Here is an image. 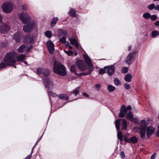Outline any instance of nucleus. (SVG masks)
Masks as SVG:
<instances>
[{"label":"nucleus","mask_w":159,"mask_h":159,"mask_svg":"<svg viewBox=\"0 0 159 159\" xmlns=\"http://www.w3.org/2000/svg\"><path fill=\"white\" fill-rule=\"evenodd\" d=\"M85 62L82 60H79L76 61V65L79 69L82 71L86 72H82L80 74L76 73V75L80 76L90 75L94 69V66L91 62V60L88 56L86 55H83Z\"/></svg>","instance_id":"obj_1"},{"label":"nucleus","mask_w":159,"mask_h":159,"mask_svg":"<svg viewBox=\"0 0 159 159\" xmlns=\"http://www.w3.org/2000/svg\"><path fill=\"white\" fill-rule=\"evenodd\" d=\"M53 71L55 73L62 76H65L67 74L65 66L57 61H55L53 63Z\"/></svg>","instance_id":"obj_2"},{"label":"nucleus","mask_w":159,"mask_h":159,"mask_svg":"<svg viewBox=\"0 0 159 159\" xmlns=\"http://www.w3.org/2000/svg\"><path fill=\"white\" fill-rule=\"evenodd\" d=\"M14 54L12 52L7 53L3 58V61L6 62L8 66L14 65L16 61Z\"/></svg>","instance_id":"obj_3"},{"label":"nucleus","mask_w":159,"mask_h":159,"mask_svg":"<svg viewBox=\"0 0 159 159\" xmlns=\"http://www.w3.org/2000/svg\"><path fill=\"white\" fill-rule=\"evenodd\" d=\"M36 73L37 75L40 76H41V75H42L43 76H44V77H47L49 75L50 72L48 69L46 68H39L36 70Z\"/></svg>","instance_id":"obj_4"},{"label":"nucleus","mask_w":159,"mask_h":159,"mask_svg":"<svg viewBox=\"0 0 159 159\" xmlns=\"http://www.w3.org/2000/svg\"><path fill=\"white\" fill-rule=\"evenodd\" d=\"M2 8L3 11L6 13H10L13 10L12 4L7 2H5L3 4Z\"/></svg>","instance_id":"obj_5"},{"label":"nucleus","mask_w":159,"mask_h":159,"mask_svg":"<svg viewBox=\"0 0 159 159\" xmlns=\"http://www.w3.org/2000/svg\"><path fill=\"white\" fill-rule=\"evenodd\" d=\"M43 79L45 87L48 90H52L53 88V84L51 80L47 77H43Z\"/></svg>","instance_id":"obj_6"},{"label":"nucleus","mask_w":159,"mask_h":159,"mask_svg":"<svg viewBox=\"0 0 159 159\" xmlns=\"http://www.w3.org/2000/svg\"><path fill=\"white\" fill-rule=\"evenodd\" d=\"M104 68L105 69H107V73L110 76H112L115 73V67L114 65L106 66Z\"/></svg>","instance_id":"obj_7"},{"label":"nucleus","mask_w":159,"mask_h":159,"mask_svg":"<svg viewBox=\"0 0 159 159\" xmlns=\"http://www.w3.org/2000/svg\"><path fill=\"white\" fill-rule=\"evenodd\" d=\"M137 52L136 51L131 52L127 57L125 61L129 65L131 64L133 59H135Z\"/></svg>","instance_id":"obj_8"},{"label":"nucleus","mask_w":159,"mask_h":159,"mask_svg":"<svg viewBox=\"0 0 159 159\" xmlns=\"http://www.w3.org/2000/svg\"><path fill=\"white\" fill-rule=\"evenodd\" d=\"M11 28L10 26L4 23L0 25V32L2 34H7Z\"/></svg>","instance_id":"obj_9"},{"label":"nucleus","mask_w":159,"mask_h":159,"mask_svg":"<svg viewBox=\"0 0 159 159\" xmlns=\"http://www.w3.org/2000/svg\"><path fill=\"white\" fill-rule=\"evenodd\" d=\"M20 18L21 21L25 24L28 23L30 20L29 16L24 13H21L20 14Z\"/></svg>","instance_id":"obj_10"},{"label":"nucleus","mask_w":159,"mask_h":159,"mask_svg":"<svg viewBox=\"0 0 159 159\" xmlns=\"http://www.w3.org/2000/svg\"><path fill=\"white\" fill-rule=\"evenodd\" d=\"M34 24V22H30L23 27V30L25 32H30L33 30Z\"/></svg>","instance_id":"obj_11"},{"label":"nucleus","mask_w":159,"mask_h":159,"mask_svg":"<svg viewBox=\"0 0 159 159\" xmlns=\"http://www.w3.org/2000/svg\"><path fill=\"white\" fill-rule=\"evenodd\" d=\"M48 50L51 54L53 53L54 50V45L50 40H49L47 43Z\"/></svg>","instance_id":"obj_12"},{"label":"nucleus","mask_w":159,"mask_h":159,"mask_svg":"<svg viewBox=\"0 0 159 159\" xmlns=\"http://www.w3.org/2000/svg\"><path fill=\"white\" fill-rule=\"evenodd\" d=\"M127 112L126 108V106L125 105H122L121 107L120 110V112L119 115V117L123 118L125 116V114Z\"/></svg>","instance_id":"obj_13"},{"label":"nucleus","mask_w":159,"mask_h":159,"mask_svg":"<svg viewBox=\"0 0 159 159\" xmlns=\"http://www.w3.org/2000/svg\"><path fill=\"white\" fill-rule=\"evenodd\" d=\"M155 128H153L151 126H149L147 128V137L149 138L151 135L153 134L155 131Z\"/></svg>","instance_id":"obj_14"},{"label":"nucleus","mask_w":159,"mask_h":159,"mask_svg":"<svg viewBox=\"0 0 159 159\" xmlns=\"http://www.w3.org/2000/svg\"><path fill=\"white\" fill-rule=\"evenodd\" d=\"M126 118L127 119H129L132 122H135L136 119L133 118L132 113L130 111H129L127 114V115L126 116Z\"/></svg>","instance_id":"obj_15"},{"label":"nucleus","mask_w":159,"mask_h":159,"mask_svg":"<svg viewBox=\"0 0 159 159\" xmlns=\"http://www.w3.org/2000/svg\"><path fill=\"white\" fill-rule=\"evenodd\" d=\"M57 33L59 38L61 37L63 35H66L67 34L66 31L61 29H58Z\"/></svg>","instance_id":"obj_16"},{"label":"nucleus","mask_w":159,"mask_h":159,"mask_svg":"<svg viewBox=\"0 0 159 159\" xmlns=\"http://www.w3.org/2000/svg\"><path fill=\"white\" fill-rule=\"evenodd\" d=\"M70 41L71 45L75 46L76 48L79 47V45L78 42L75 39L71 38L70 39Z\"/></svg>","instance_id":"obj_17"},{"label":"nucleus","mask_w":159,"mask_h":159,"mask_svg":"<svg viewBox=\"0 0 159 159\" xmlns=\"http://www.w3.org/2000/svg\"><path fill=\"white\" fill-rule=\"evenodd\" d=\"M57 97L61 99L66 101L68 100L69 99L68 96L66 94H62L57 95Z\"/></svg>","instance_id":"obj_18"},{"label":"nucleus","mask_w":159,"mask_h":159,"mask_svg":"<svg viewBox=\"0 0 159 159\" xmlns=\"http://www.w3.org/2000/svg\"><path fill=\"white\" fill-rule=\"evenodd\" d=\"M146 129L145 128H142L140 130V136L141 138L144 139L145 138Z\"/></svg>","instance_id":"obj_19"},{"label":"nucleus","mask_w":159,"mask_h":159,"mask_svg":"<svg viewBox=\"0 0 159 159\" xmlns=\"http://www.w3.org/2000/svg\"><path fill=\"white\" fill-rule=\"evenodd\" d=\"M122 128L121 130H123L124 129H126L127 126V124L125 119H122L121 123Z\"/></svg>","instance_id":"obj_20"},{"label":"nucleus","mask_w":159,"mask_h":159,"mask_svg":"<svg viewBox=\"0 0 159 159\" xmlns=\"http://www.w3.org/2000/svg\"><path fill=\"white\" fill-rule=\"evenodd\" d=\"M14 38L16 40V43H19L21 41V36L19 33H16L14 35Z\"/></svg>","instance_id":"obj_21"},{"label":"nucleus","mask_w":159,"mask_h":159,"mask_svg":"<svg viewBox=\"0 0 159 159\" xmlns=\"http://www.w3.org/2000/svg\"><path fill=\"white\" fill-rule=\"evenodd\" d=\"M138 142V139L135 136H134L129 139V143H132L133 144L136 143Z\"/></svg>","instance_id":"obj_22"},{"label":"nucleus","mask_w":159,"mask_h":159,"mask_svg":"<svg viewBox=\"0 0 159 159\" xmlns=\"http://www.w3.org/2000/svg\"><path fill=\"white\" fill-rule=\"evenodd\" d=\"M76 13V11L75 9L71 8L70 10L69 14L70 16L75 17H76L77 15Z\"/></svg>","instance_id":"obj_23"},{"label":"nucleus","mask_w":159,"mask_h":159,"mask_svg":"<svg viewBox=\"0 0 159 159\" xmlns=\"http://www.w3.org/2000/svg\"><path fill=\"white\" fill-rule=\"evenodd\" d=\"M121 120V119H119L116 120L115 121L116 127L117 131H119L120 130V125Z\"/></svg>","instance_id":"obj_24"},{"label":"nucleus","mask_w":159,"mask_h":159,"mask_svg":"<svg viewBox=\"0 0 159 159\" xmlns=\"http://www.w3.org/2000/svg\"><path fill=\"white\" fill-rule=\"evenodd\" d=\"M58 20V19L57 17L53 18L51 21V26L53 27L57 24V22Z\"/></svg>","instance_id":"obj_25"},{"label":"nucleus","mask_w":159,"mask_h":159,"mask_svg":"<svg viewBox=\"0 0 159 159\" xmlns=\"http://www.w3.org/2000/svg\"><path fill=\"white\" fill-rule=\"evenodd\" d=\"M25 55L23 54H20L17 57V61H23L25 60Z\"/></svg>","instance_id":"obj_26"},{"label":"nucleus","mask_w":159,"mask_h":159,"mask_svg":"<svg viewBox=\"0 0 159 159\" xmlns=\"http://www.w3.org/2000/svg\"><path fill=\"white\" fill-rule=\"evenodd\" d=\"M132 76L131 74H127L125 77V80L127 82H129L131 81Z\"/></svg>","instance_id":"obj_27"},{"label":"nucleus","mask_w":159,"mask_h":159,"mask_svg":"<svg viewBox=\"0 0 159 159\" xmlns=\"http://www.w3.org/2000/svg\"><path fill=\"white\" fill-rule=\"evenodd\" d=\"M70 71L72 73H73L74 74L76 75V73H77L76 72V67L75 65H73L71 66L70 68Z\"/></svg>","instance_id":"obj_28"},{"label":"nucleus","mask_w":159,"mask_h":159,"mask_svg":"<svg viewBox=\"0 0 159 159\" xmlns=\"http://www.w3.org/2000/svg\"><path fill=\"white\" fill-rule=\"evenodd\" d=\"M25 48V45H23L20 46L19 48L17 49V50L19 52L22 53Z\"/></svg>","instance_id":"obj_29"},{"label":"nucleus","mask_w":159,"mask_h":159,"mask_svg":"<svg viewBox=\"0 0 159 159\" xmlns=\"http://www.w3.org/2000/svg\"><path fill=\"white\" fill-rule=\"evenodd\" d=\"M159 35V32L157 30H154L152 33V36L153 38H154Z\"/></svg>","instance_id":"obj_30"},{"label":"nucleus","mask_w":159,"mask_h":159,"mask_svg":"<svg viewBox=\"0 0 159 159\" xmlns=\"http://www.w3.org/2000/svg\"><path fill=\"white\" fill-rule=\"evenodd\" d=\"M45 35L48 38H50L52 36V33L51 31H47L45 32Z\"/></svg>","instance_id":"obj_31"},{"label":"nucleus","mask_w":159,"mask_h":159,"mask_svg":"<svg viewBox=\"0 0 159 159\" xmlns=\"http://www.w3.org/2000/svg\"><path fill=\"white\" fill-rule=\"evenodd\" d=\"M107 89L110 92H112L114 91L115 89V87L111 85H109L107 86Z\"/></svg>","instance_id":"obj_32"},{"label":"nucleus","mask_w":159,"mask_h":159,"mask_svg":"<svg viewBox=\"0 0 159 159\" xmlns=\"http://www.w3.org/2000/svg\"><path fill=\"white\" fill-rule=\"evenodd\" d=\"M118 133L117 134L118 138L120 141H121L123 140V136L122 135V133L121 132L119 131H118Z\"/></svg>","instance_id":"obj_33"},{"label":"nucleus","mask_w":159,"mask_h":159,"mask_svg":"<svg viewBox=\"0 0 159 159\" xmlns=\"http://www.w3.org/2000/svg\"><path fill=\"white\" fill-rule=\"evenodd\" d=\"M8 66L6 62L2 61L0 63V70L6 68Z\"/></svg>","instance_id":"obj_34"},{"label":"nucleus","mask_w":159,"mask_h":159,"mask_svg":"<svg viewBox=\"0 0 159 159\" xmlns=\"http://www.w3.org/2000/svg\"><path fill=\"white\" fill-rule=\"evenodd\" d=\"M114 82L115 85L117 86L119 85L120 84V80L117 78H115L114 79Z\"/></svg>","instance_id":"obj_35"},{"label":"nucleus","mask_w":159,"mask_h":159,"mask_svg":"<svg viewBox=\"0 0 159 159\" xmlns=\"http://www.w3.org/2000/svg\"><path fill=\"white\" fill-rule=\"evenodd\" d=\"M79 87L76 88L73 91L72 93H73L75 96H77L79 92L78 89Z\"/></svg>","instance_id":"obj_36"},{"label":"nucleus","mask_w":159,"mask_h":159,"mask_svg":"<svg viewBox=\"0 0 159 159\" xmlns=\"http://www.w3.org/2000/svg\"><path fill=\"white\" fill-rule=\"evenodd\" d=\"M151 15L149 13H145L143 15V17L146 19H148L150 18Z\"/></svg>","instance_id":"obj_37"},{"label":"nucleus","mask_w":159,"mask_h":159,"mask_svg":"<svg viewBox=\"0 0 159 159\" xmlns=\"http://www.w3.org/2000/svg\"><path fill=\"white\" fill-rule=\"evenodd\" d=\"M155 5L154 3H152L149 5L148 7V8L150 10H152L153 9H155Z\"/></svg>","instance_id":"obj_38"},{"label":"nucleus","mask_w":159,"mask_h":159,"mask_svg":"<svg viewBox=\"0 0 159 159\" xmlns=\"http://www.w3.org/2000/svg\"><path fill=\"white\" fill-rule=\"evenodd\" d=\"M150 18L152 20L154 21L157 19V17L156 15H151Z\"/></svg>","instance_id":"obj_39"},{"label":"nucleus","mask_w":159,"mask_h":159,"mask_svg":"<svg viewBox=\"0 0 159 159\" xmlns=\"http://www.w3.org/2000/svg\"><path fill=\"white\" fill-rule=\"evenodd\" d=\"M64 51L69 56H71L73 54V52L70 50H69L68 51L65 50Z\"/></svg>","instance_id":"obj_40"},{"label":"nucleus","mask_w":159,"mask_h":159,"mask_svg":"<svg viewBox=\"0 0 159 159\" xmlns=\"http://www.w3.org/2000/svg\"><path fill=\"white\" fill-rule=\"evenodd\" d=\"M106 71L105 69H100L99 70V74L100 75H102L106 73Z\"/></svg>","instance_id":"obj_41"},{"label":"nucleus","mask_w":159,"mask_h":159,"mask_svg":"<svg viewBox=\"0 0 159 159\" xmlns=\"http://www.w3.org/2000/svg\"><path fill=\"white\" fill-rule=\"evenodd\" d=\"M59 41L62 43H65L66 42V38L64 36H63L61 38L59 39Z\"/></svg>","instance_id":"obj_42"},{"label":"nucleus","mask_w":159,"mask_h":159,"mask_svg":"<svg viewBox=\"0 0 159 159\" xmlns=\"http://www.w3.org/2000/svg\"><path fill=\"white\" fill-rule=\"evenodd\" d=\"M128 71V68L127 67H124L122 68L121 71L123 73H126Z\"/></svg>","instance_id":"obj_43"},{"label":"nucleus","mask_w":159,"mask_h":159,"mask_svg":"<svg viewBox=\"0 0 159 159\" xmlns=\"http://www.w3.org/2000/svg\"><path fill=\"white\" fill-rule=\"evenodd\" d=\"M124 87L127 90H129L130 88V85L127 83H126L124 84Z\"/></svg>","instance_id":"obj_44"},{"label":"nucleus","mask_w":159,"mask_h":159,"mask_svg":"<svg viewBox=\"0 0 159 159\" xmlns=\"http://www.w3.org/2000/svg\"><path fill=\"white\" fill-rule=\"evenodd\" d=\"M48 93L49 95H51V96L53 97L57 96V95L55 93L51 91H49V92Z\"/></svg>","instance_id":"obj_45"},{"label":"nucleus","mask_w":159,"mask_h":159,"mask_svg":"<svg viewBox=\"0 0 159 159\" xmlns=\"http://www.w3.org/2000/svg\"><path fill=\"white\" fill-rule=\"evenodd\" d=\"M43 135H42L41 136V137L40 138V139H38L36 143H35V144L34 145L33 147L32 148V150H31V153H32V152H33V149H34V148L35 146L37 144V143L39 142V141H40V139H41V138H42V136H43Z\"/></svg>","instance_id":"obj_46"},{"label":"nucleus","mask_w":159,"mask_h":159,"mask_svg":"<svg viewBox=\"0 0 159 159\" xmlns=\"http://www.w3.org/2000/svg\"><path fill=\"white\" fill-rule=\"evenodd\" d=\"M32 48L33 46L32 45H31L30 47H27L26 50V53H27L30 52L31 49Z\"/></svg>","instance_id":"obj_47"},{"label":"nucleus","mask_w":159,"mask_h":159,"mask_svg":"<svg viewBox=\"0 0 159 159\" xmlns=\"http://www.w3.org/2000/svg\"><path fill=\"white\" fill-rule=\"evenodd\" d=\"M101 87V85L99 84H97L95 85V87L97 88L96 90L98 91L99 90V88Z\"/></svg>","instance_id":"obj_48"},{"label":"nucleus","mask_w":159,"mask_h":159,"mask_svg":"<svg viewBox=\"0 0 159 159\" xmlns=\"http://www.w3.org/2000/svg\"><path fill=\"white\" fill-rule=\"evenodd\" d=\"M129 139L126 136H125L124 137V139L125 142L128 143Z\"/></svg>","instance_id":"obj_49"},{"label":"nucleus","mask_w":159,"mask_h":159,"mask_svg":"<svg viewBox=\"0 0 159 159\" xmlns=\"http://www.w3.org/2000/svg\"><path fill=\"white\" fill-rule=\"evenodd\" d=\"M22 8L25 11L27 9V6L26 4L23 5L22 6Z\"/></svg>","instance_id":"obj_50"},{"label":"nucleus","mask_w":159,"mask_h":159,"mask_svg":"<svg viewBox=\"0 0 159 159\" xmlns=\"http://www.w3.org/2000/svg\"><path fill=\"white\" fill-rule=\"evenodd\" d=\"M120 155L122 158L125 157V155L124 152H121L120 153Z\"/></svg>","instance_id":"obj_51"},{"label":"nucleus","mask_w":159,"mask_h":159,"mask_svg":"<svg viewBox=\"0 0 159 159\" xmlns=\"http://www.w3.org/2000/svg\"><path fill=\"white\" fill-rule=\"evenodd\" d=\"M158 130L156 132V135L159 137V124L158 126Z\"/></svg>","instance_id":"obj_52"},{"label":"nucleus","mask_w":159,"mask_h":159,"mask_svg":"<svg viewBox=\"0 0 159 159\" xmlns=\"http://www.w3.org/2000/svg\"><path fill=\"white\" fill-rule=\"evenodd\" d=\"M154 25L155 26H159L158 29L159 30V21H157L155 22Z\"/></svg>","instance_id":"obj_53"},{"label":"nucleus","mask_w":159,"mask_h":159,"mask_svg":"<svg viewBox=\"0 0 159 159\" xmlns=\"http://www.w3.org/2000/svg\"><path fill=\"white\" fill-rule=\"evenodd\" d=\"M126 108L127 111L128 110H131V107L129 105L126 107Z\"/></svg>","instance_id":"obj_54"},{"label":"nucleus","mask_w":159,"mask_h":159,"mask_svg":"<svg viewBox=\"0 0 159 159\" xmlns=\"http://www.w3.org/2000/svg\"><path fill=\"white\" fill-rule=\"evenodd\" d=\"M156 153H154L151 157L150 159H154L155 157V155H156Z\"/></svg>","instance_id":"obj_55"},{"label":"nucleus","mask_w":159,"mask_h":159,"mask_svg":"<svg viewBox=\"0 0 159 159\" xmlns=\"http://www.w3.org/2000/svg\"><path fill=\"white\" fill-rule=\"evenodd\" d=\"M2 19H3V16L1 14H0V23H2Z\"/></svg>","instance_id":"obj_56"},{"label":"nucleus","mask_w":159,"mask_h":159,"mask_svg":"<svg viewBox=\"0 0 159 159\" xmlns=\"http://www.w3.org/2000/svg\"><path fill=\"white\" fill-rule=\"evenodd\" d=\"M83 95H84V96L86 97H89V95L85 92L83 93Z\"/></svg>","instance_id":"obj_57"},{"label":"nucleus","mask_w":159,"mask_h":159,"mask_svg":"<svg viewBox=\"0 0 159 159\" xmlns=\"http://www.w3.org/2000/svg\"><path fill=\"white\" fill-rule=\"evenodd\" d=\"M155 10H157L159 11V5H157L156 7L155 6Z\"/></svg>","instance_id":"obj_58"},{"label":"nucleus","mask_w":159,"mask_h":159,"mask_svg":"<svg viewBox=\"0 0 159 159\" xmlns=\"http://www.w3.org/2000/svg\"><path fill=\"white\" fill-rule=\"evenodd\" d=\"M128 50L129 51H130L132 49V46L131 45H129L128 48Z\"/></svg>","instance_id":"obj_59"},{"label":"nucleus","mask_w":159,"mask_h":159,"mask_svg":"<svg viewBox=\"0 0 159 159\" xmlns=\"http://www.w3.org/2000/svg\"><path fill=\"white\" fill-rule=\"evenodd\" d=\"M16 64V62L15 63L14 65H8V66H12L15 68H16V66L15 65Z\"/></svg>","instance_id":"obj_60"},{"label":"nucleus","mask_w":159,"mask_h":159,"mask_svg":"<svg viewBox=\"0 0 159 159\" xmlns=\"http://www.w3.org/2000/svg\"><path fill=\"white\" fill-rule=\"evenodd\" d=\"M141 123H145V121L144 120H142L141 121Z\"/></svg>","instance_id":"obj_61"},{"label":"nucleus","mask_w":159,"mask_h":159,"mask_svg":"<svg viewBox=\"0 0 159 159\" xmlns=\"http://www.w3.org/2000/svg\"><path fill=\"white\" fill-rule=\"evenodd\" d=\"M24 63H25V64L27 65H28V66H29V65H28V63H27V61H24Z\"/></svg>","instance_id":"obj_62"},{"label":"nucleus","mask_w":159,"mask_h":159,"mask_svg":"<svg viewBox=\"0 0 159 159\" xmlns=\"http://www.w3.org/2000/svg\"><path fill=\"white\" fill-rule=\"evenodd\" d=\"M69 48L70 49H72L73 48V47L71 46H69Z\"/></svg>","instance_id":"obj_63"},{"label":"nucleus","mask_w":159,"mask_h":159,"mask_svg":"<svg viewBox=\"0 0 159 159\" xmlns=\"http://www.w3.org/2000/svg\"><path fill=\"white\" fill-rule=\"evenodd\" d=\"M74 55H75V56H76V55H77V52H75L74 53Z\"/></svg>","instance_id":"obj_64"}]
</instances>
